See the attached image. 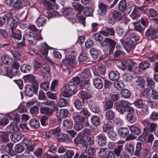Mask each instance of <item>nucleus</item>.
Wrapping results in <instances>:
<instances>
[{"label": "nucleus", "instance_id": "obj_1", "mask_svg": "<svg viewBox=\"0 0 158 158\" xmlns=\"http://www.w3.org/2000/svg\"><path fill=\"white\" fill-rule=\"evenodd\" d=\"M6 20L7 24L12 28L17 27V23L19 22V19L15 16H13L12 13H7L4 15L3 17H0V26H2Z\"/></svg>", "mask_w": 158, "mask_h": 158}, {"label": "nucleus", "instance_id": "obj_2", "mask_svg": "<svg viewBox=\"0 0 158 158\" xmlns=\"http://www.w3.org/2000/svg\"><path fill=\"white\" fill-rule=\"evenodd\" d=\"M77 91V86L73 82L69 81L67 85L64 88L63 95L64 97L69 98L73 94H75Z\"/></svg>", "mask_w": 158, "mask_h": 158}, {"label": "nucleus", "instance_id": "obj_3", "mask_svg": "<svg viewBox=\"0 0 158 158\" xmlns=\"http://www.w3.org/2000/svg\"><path fill=\"white\" fill-rule=\"evenodd\" d=\"M131 104L127 101L121 100L119 102L116 103L114 105L115 109L120 114H123L124 112H127L132 107Z\"/></svg>", "mask_w": 158, "mask_h": 158}, {"label": "nucleus", "instance_id": "obj_4", "mask_svg": "<svg viewBox=\"0 0 158 158\" xmlns=\"http://www.w3.org/2000/svg\"><path fill=\"white\" fill-rule=\"evenodd\" d=\"M20 65L19 63L15 61L13 64L10 67L5 69V74L9 77L11 78L13 76L17 75L19 73V68Z\"/></svg>", "mask_w": 158, "mask_h": 158}, {"label": "nucleus", "instance_id": "obj_5", "mask_svg": "<svg viewBox=\"0 0 158 158\" xmlns=\"http://www.w3.org/2000/svg\"><path fill=\"white\" fill-rule=\"evenodd\" d=\"M73 119L74 122V129L77 131H79L83 127V123L85 121V118L76 114L73 116Z\"/></svg>", "mask_w": 158, "mask_h": 158}, {"label": "nucleus", "instance_id": "obj_6", "mask_svg": "<svg viewBox=\"0 0 158 158\" xmlns=\"http://www.w3.org/2000/svg\"><path fill=\"white\" fill-rule=\"evenodd\" d=\"M118 9L125 15H128L132 10L130 6L127 5L126 1L125 0H122L119 2Z\"/></svg>", "mask_w": 158, "mask_h": 158}, {"label": "nucleus", "instance_id": "obj_7", "mask_svg": "<svg viewBox=\"0 0 158 158\" xmlns=\"http://www.w3.org/2000/svg\"><path fill=\"white\" fill-rule=\"evenodd\" d=\"M27 85L25 87V93L26 94L29 96L32 97L34 94H37L38 89V85L35 83V85Z\"/></svg>", "mask_w": 158, "mask_h": 158}, {"label": "nucleus", "instance_id": "obj_8", "mask_svg": "<svg viewBox=\"0 0 158 158\" xmlns=\"http://www.w3.org/2000/svg\"><path fill=\"white\" fill-rule=\"evenodd\" d=\"M123 149V145H118L113 150L108 152L106 158H115L116 156L119 157Z\"/></svg>", "mask_w": 158, "mask_h": 158}, {"label": "nucleus", "instance_id": "obj_9", "mask_svg": "<svg viewBox=\"0 0 158 158\" xmlns=\"http://www.w3.org/2000/svg\"><path fill=\"white\" fill-rule=\"evenodd\" d=\"M56 0H43L44 6L48 10H56L58 6L55 3Z\"/></svg>", "mask_w": 158, "mask_h": 158}, {"label": "nucleus", "instance_id": "obj_10", "mask_svg": "<svg viewBox=\"0 0 158 158\" xmlns=\"http://www.w3.org/2000/svg\"><path fill=\"white\" fill-rule=\"evenodd\" d=\"M23 40L27 39L31 45H33L35 43V40L34 37L33 33L29 30H26L23 36Z\"/></svg>", "mask_w": 158, "mask_h": 158}, {"label": "nucleus", "instance_id": "obj_11", "mask_svg": "<svg viewBox=\"0 0 158 158\" xmlns=\"http://www.w3.org/2000/svg\"><path fill=\"white\" fill-rule=\"evenodd\" d=\"M135 63L134 61L131 59H129L123 61L122 64L123 69H126L127 68L129 71H131Z\"/></svg>", "mask_w": 158, "mask_h": 158}, {"label": "nucleus", "instance_id": "obj_12", "mask_svg": "<svg viewBox=\"0 0 158 158\" xmlns=\"http://www.w3.org/2000/svg\"><path fill=\"white\" fill-rule=\"evenodd\" d=\"M120 42L124 48L127 52H129L131 49H133L135 46L134 44L131 43L125 39H122L120 40Z\"/></svg>", "mask_w": 158, "mask_h": 158}, {"label": "nucleus", "instance_id": "obj_13", "mask_svg": "<svg viewBox=\"0 0 158 158\" xmlns=\"http://www.w3.org/2000/svg\"><path fill=\"white\" fill-rule=\"evenodd\" d=\"M102 47H106L108 48L109 46L116 45V42L113 40L109 38H106L102 42L100 43Z\"/></svg>", "mask_w": 158, "mask_h": 158}, {"label": "nucleus", "instance_id": "obj_14", "mask_svg": "<svg viewBox=\"0 0 158 158\" xmlns=\"http://www.w3.org/2000/svg\"><path fill=\"white\" fill-rule=\"evenodd\" d=\"M99 32L106 36H114L115 33L113 27H106L105 29L102 30Z\"/></svg>", "mask_w": 158, "mask_h": 158}, {"label": "nucleus", "instance_id": "obj_15", "mask_svg": "<svg viewBox=\"0 0 158 158\" xmlns=\"http://www.w3.org/2000/svg\"><path fill=\"white\" fill-rule=\"evenodd\" d=\"M127 112V117L128 121L131 123H135L136 120V118L134 113V110L132 108Z\"/></svg>", "mask_w": 158, "mask_h": 158}, {"label": "nucleus", "instance_id": "obj_16", "mask_svg": "<svg viewBox=\"0 0 158 158\" xmlns=\"http://www.w3.org/2000/svg\"><path fill=\"white\" fill-rule=\"evenodd\" d=\"M98 7V14L102 16L106 15L107 10V5L102 2H99Z\"/></svg>", "mask_w": 158, "mask_h": 158}, {"label": "nucleus", "instance_id": "obj_17", "mask_svg": "<svg viewBox=\"0 0 158 158\" xmlns=\"http://www.w3.org/2000/svg\"><path fill=\"white\" fill-rule=\"evenodd\" d=\"M54 110L53 109L47 107H41L40 109V111L41 114L50 116L52 115Z\"/></svg>", "mask_w": 158, "mask_h": 158}, {"label": "nucleus", "instance_id": "obj_18", "mask_svg": "<svg viewBox=\"0 0 158 158\" xmlns=\"http://www.w3.org/2000/svg\"><path fill=\"white\" fill-rule=\"evenodd\" d=\"M145 83V81L143 78L139 77L135 82V85L138 89L141 90L144 88Z\"/></svg>", "mask_w": 158, "mask_h": 158}, {"label": "nucleus", "instance_id": "obj_19", "mask_svg": "<svg viewBox=\"0 0 158 158\" xmlns=\"http://www.w3.org/2000/svg\"><path fill=\"white\" fill-rule=\"evenodd\" d=\"M98 144L101 146H104L106 143V138L105 134H100L96 136Z\"/></svg>", "mask_w": 158, "mask_h": 158}, {"label": "nucleus", "instance_id": "obj_20", "mask_svg": "<svg viewBox=\"0 0 158 158\" xmlns=\"http://www.w3.org/2000/svg\"><path fill=\"white\" fill-rule=\"evenodd\" d=\"M41 70L43 76L47 77L50 75V68L48 64H43L41 68Z\"/></svg>", "mask_w": 158, "mask_h": 158}, {"label": "nucleus", "instance_id": "obj_21", "mask_svg": "<svg viewBox=\"0 0 158 158\" xmlns=\"http://www.w3.org/2000/svg\"><path fill=\"white\" fill-rule=\"evenodd\" d=\"M2 62L4 64L10 65L13 63V58L6 54L3 55L1 58Z\"/></svg>", "mask_w": 158, "mask_h": 158}, {"label": "nucleus", "instance_id": "obj_22", "mask_svg": "<svg viewBox=\"0 0 158 158\" xmlns=\"http://www.w3.org/2000/svg\"><path fill=\"white\" fill-rule=\"evenodd\" d=\"M74 142L77 145L81 144L84 146H87L85 137L79 134H78L77 136L74 139Z\"/></svg>", "mask_w": 158, "mask_h": 158}, {"label": "nucleus", "instance_id": "obj_23", "mask_svg": "<svg viewBox=\"0 0 158 158\" xmlns=\"http://www.w3.org/2000/svg\"><path fill=\"white\" fill-rule=\"evenodd\" d=\"M94 11V9L92 7L89 6H85L84 7L82 12L86 16L93 17Z\"/></svg>", "mask_w": 158, "mask_h": 158}, {"label": "nucleus", "instance_id": "obj_24", "mask_svg": "<svg viewBox=\"0 0 158 158\" xmlns=\"http://www.w3.org/2000/svg\"><path fill=\"white\" fill-rule=\"evenodd\" d=\"M129 130V127H121L119 129L118 133L121 137L125 138L130 133Z\"/></svg>", "mask_w": 158, "mask_h": 158}, {"label": "nucleus", "instance_id": "obj_25", "mask_svg": "<svg viewBox=\"0 0 158 158\" xmlns=\"http://www.w3.org/2000/svg\"><path fill=\"white\" fill-rule=\"evenodd\" d=\"M141 123L143 125L146 127L144 128L143 129H144L145 128H148V130L150 129H154L155 126L156 125V123H151L146 119H144L142 120Z\"/></svg>", "mask_w": 158, "mask_h": 158}, {"label": "nucleus", "instance_id": "obj_26", "mask_svg": "<svg viewBox=\"0 0 158 158\" xmlns=\"http://www.w3.org/2000/svg\"><path fill=\"white\" fill-rule=\"evenodd\" d=\"M110 79L112 81H117L120 77L119 73L117 71H111L109 74Z\"/></svg>", "mask_w": 158, "mask_h": 158}, {"label": "nucleus", "instance_id": "obj_27", "mask_svg": "<svg viewBox=\"0 0 158 158\" xmlns=\"http://www.w3.org/2000/svg\"><path fill=\"white\" fill-rule=\"evenodd\" d=\"M93 85L96 88L98 89H101L103 86L102 80L98 77L95 78L94 79Z\"/></svg>", "mask_w": 158, "mask_h": 158}, {"label": "nucleus", "instance_id": "obj_28", "mask_svg": "<svg viewBox=\"0 0 158 158\" xmlns=\"http://www.w3.org/2000/svg\"><path fill=\"white\" fill-rule=\"evenodd\" d=\"M146 131H145V134L147 135L148 139L147 142L148 143H152L154 139L153 132L154 129H150L148 130V128H146Z\"/></svg>", "mask_w": 158, "mask_h": 158}, {"label": "nucleus", "instance_id": "obj_29", "mask_svg": "<svg viewBox=\"0 0 158 158\" xmlns=\"http://www.w3.org/2000/svg\"><path fill=\"white\" fill-rule=\"evenodd\" d=\"M68 64L71 67H74L76 65L75 57L74 56L69 55L67 60Z\"/></svg>", "mask_w": 158, "mask_h": 158}, {"label": "nucleus", "instance_id": "obj_30", "mask_svg": "<svg viewBox=\"0 0 158 158\" xmlns=\"http://www.w3.org/2000/svg\"><path fill=\"white\" fill-rule=\"evenodd\" d=\"M46 22V17L44 15H40L36 21V24L39 27L42 26Z\"/></svg>", "mask_w": 158, "mask_h": 158}, {"label": "nucleus", "instance_id": "obj_31", "mask_svg": "<svg viewBox=\"0 0 158 158\" xmlns=\"http://www.w3.org/2000/svg\"><path fill=\"white\" fill-rule=\"evenodd\" d=\"M90 71L87 69H84L80 74V76L81 80H89L90 77Z\"/></svg>", "mask_w": 158, "mask_h": 158}, {"label": "nucleus", "instance_id": "obj_32", "mask_svg": "<svg viewBox=\"0 0 158 158\" xmlns=\"http://www.w3.org/2000/svg\"><path fill=\"white\" fill-rule=\"evenodd\" d=\"M28 124L30 127L32 128H38L40 126L39 121L35 118L30 120Z\"/></svg>", "mask_w": 158, "mask_h": 158}, {"label": "nucleus", "instance_id": "obj_33", "mask_svg": "<svg viewBox=\"0 0 158 158\" xmlns=\"http://www.w3.org/2000/svg\"><path fill=\"white\" fill-rule=\"evenodd\" d=\"M89 107L92 111L95 113H98L99 111V110L96 103L91 101L89 104Z\"/></svg>", "mask_w": 158, "mask_h": 158}, {"label": "nucleus", "instance_id": "obj_34", "mask_svg": "<svg viewBox=\"0 0 158 158\" xmlns=\"http://www.w3.org/2000/svg\"><path fill=\"white\" fill-rule=\"evenodd\" d=\"M98 70L100 75H99L98 73H95V72L94 73V74L97 76H101V77L103 78V76L106 73V70L104 66L103 65L99 66L98 67Z\"/></svg>", "mask_w": 158, "mask_h": 158}, {"label": "nucleus", "instance_id": "obj_35", "mask_svg": "<svg viewBox=\"0 0 158 158\" xmlns=\"http://www.w3.org/2000/svg\"><path fill=\"white\" fill-rule=\"evenodd\" d=\"M20 115L15 113H11L9 114L8 117L10 119H12L16 123H18L20 121Z\"/></svg>", "mask_w": 158, "mask_h": 158}, {"label": "nucleus", "instance_id": "obj_36", "mask_svg": "<svg viewBox=\"0 0 158 158\" xmlns=\"http://www.w3.org/2000/svg\"><path fill=\"white\" fill-rule=\"evenodd\" d=\"M31 69V67L29 64H23L20 67L21 71L25 73H28Z\"/></svg>", "mask_w": 158, "mask_h": 158}, {"label": "nucleus", "instance_id": "obj_37", "mask_svg": "<svg viewBox=\"0 0 158 158\" xmlns=\"http://www.w3.org/2000/svg\"><path fill=\"white\" fill-rule=\"evenodd\" d=\"M139 7L135 8L133 10L132 14L130 15L131 17L133 19L135 20L140 16V13L139 12Z\"/></svg>", "mask_w": 158, "mask_h": 158}, {"label": "nucleus", "instance_id": "obj_38", "mask_svg": "<svg viewBox=\"0 0 158 158\" xmlns=\"http://www.w3.org/2000/svg\"><path fill=\"white\" fill-rule=\"evenodd\" d=\"M23 135L19 134H12L10 135L11 139L14 142L16 143L20 140Z\"/></svg>", "mask_w": 158, "mask_h": 158}, {"label": "nucleus", "instance_id": "obj_39", "mask_svg": "<svg viewBox=\"0 0 158 158\" xmlns=\"http://www.w3.org/2000/svg\"><path fill=\"white\" fill-rule=\"evenodd\" d=\"M75 151L73 150H69L66 151L65 154L60 156L61 158H72L74 156Z\"/></svg>", "mask_w": 158, "mask_h": 158}, {"label": "nucleus", "instance_id": "obj_40", "mask_svg": "<svg viewBox=\"0 0 158 158\" xmlns=\"http://www.w3.org/2000/svg\"><path fill=\"white\" fill-rule=\"evenodd\" d=\"M129 38L130 42L135 45L136 42L139 39V37L138 35L133 33L130 35Z\"/></svg>", "mask_w": 158, "mask_h": 158}, {"label": "nucleus", "instance_id": "obj_41", "mask_svg": "<svg viewBox=\"0 0 158 158\" xmlns=\"http://www.w3.org/2000/svg\"><path fill=\"white\" fill-rule=\"evenodd\" d=\"M72 4L75 10L78 11V13L80 14L83 11L84 6L82 5L75 2L73 3Z\"/></svg>", "mask_w": 158, "mask_h": 158}, {"label": "nucleus", "instance_id": "obj_42", "mask_svg": "<svg viewBox=\"0 0 158 158\" xmlns=\"http://www.w3.org/2000/svg\"><path fill=\"white\" fill-rule=\"evenodd\" d=\"M91 122L93 125L96 126H98L100 125V121L98 117L93 115L91 118Z\"/></svg>", "mask_w": 158, "mask_h": 158}, {"label": "nucleus", "instance_id": "obj_43", "mask_svg": "<svg viewBox=\"0 0 158 158\" xmlns=\"http://www.w3.org/2000/svg\"><path fill=\"white\" fill-rule=\"evenodd\" d=\"M158 32V31L157 30L151 27L147 30L145 36L146 37H149L152 35H155Z\"/></svg>", "mask_w": 158, "mask_h": 158}, {"label": "nucleus", "instance_id": "obj_44", "mask_svg": "<svg viewBox=\"0 0 158 158\" xmlns=\"http://www.w3.org/2000/svg\"><path fill=\"white\" fill-rule=\"evenodd\" d=\"M129 129L133 134L139 135L141 133L140 129L134 125H132L129 127Z\"/></svg>", "mask_w": 158, "mask_h": 158}, {"label": "nucleus", "instance_id": "obj_45", "mask_svg": "<svg viewBox=\"0 0 158 158\" xmlns=\"http://www.w3.org/2000/svg\"><path fill=\"white\" fill-rule=\"evenodd\" d=\"M112 15L114 19L117 21H119L122 19V14L119 11L115 10L113 12Z\"/></svg>", "mask_w": 158, "mask_h": 158}, {"label": "nucleus", "instance_id": "obj_46", "mask_svg": "<svg viewBox=\"0 0 158 158\" xmlns=\"http://www.w3.org/2000/svg\"><path fill=\"white\" fill-rule=\"evenodd\" d=\"M80 97L83 99H87L92 98V96L88 92L81 91L79 94Z\"/></svg>", "mask_w": 158, "mask_h": 158}, {"label": "nucleus", "instance_id": "obj_47", "mask_svg": "<svg viewBox=\"0 0 158 158\" xmlns=\"http://www.w3.org/2000/svg\"><path fill=\"white\" fill-rule=\"evenodd\" d=\"M73 125L72 121L68 119H64L63 122V127L66 129H71Z\"/></svg>", "mask_w": 158, "mask_h": 158}, {"label": "nucleus", "instance_id": "obj_48", "mask_svg": "<svg viewBox=\"0 0 158 158\" xmlns=\"http://www.w3.org/2000/svg\"><path fill=\"white\" fill-rule=\"evenodd\" d=\"M114 113L113 110H108L106 112L105 117L106 119L112 120L114 118Z\"/></svg>", "mask_w": 158, "mask_h": 158}, {"label": "nucleus", "instance_id": "obj_49", "mask_svg": "<svg viewBox=\"0 0 158 158\" xmlns=\"http://www.w3.org/2000/svg\"><path fill=\"white\" fill-rule=\"evenodd\" d=\"M145 102L144 100L141 99H138L135 101L134 104L137 108H140L145 104Z\"/></svg>", "mask_w": 158, "mask_h": 158}, {"label": "nucleus", "instance_id": "obj_50", "mask_svg": "<svg viewBox=\"0 0 158 158\" xmlns=\"http://www.w3.org/2000/svg\"><path fill=\"white\" fill-rule=\"evenodd\" d=\"M110 122L105 123L102 126L103 131L104 132H108L109 131L112 129V126Z\"/></svg>", "mask_w": 158, "mask_h": 158}, {"label": "nucleus", "instance_id": "obj_51", "mask_svg": "<svg viewBox=\"0 0 158 158\" xmlns=\"http://www.w3.org/2000/svg\"><path fill=\"white\" fill-rule=\"evenodd\" d=\"M42 47L41 52L44 55H47L48 54V50L49 49V46L46 43H43L42 44Z\"/></svg>", "mask_w": 158, "mask_h": 158}, {"label": "nucleus", "instance_id": "obj_52", "mask_svg": "<svg viewBox=\"0 0 158 158\" xmlns=\"http://www.w3.org/2000/svg\"><path fill=\"white\" fill-rule=\"evenodd\" d=\"M150 66V63L148 61H145L139 64V67L141 69L145 70L148 69Z\"/></svg>", "mask_w": 158, "mask_h": 158}, {"label": "nucleus", "instance_id": "obj_53", "mask_svg": "<svg viewBox=\"0 0 158 158\" xmlns=\"http://www.w3.org/2000/svg\"><path fill=\"white\" fill-rule=\"evenodd\" d=\"M133 24L134 26V29L135 31L142 33L144 30V29L142 26L140 24H139L137 22H133Z\"/></svg>", "mask_w": 158, "mask_h": 158}, {"label": "nucleus", "instance_id": "obj_54", "mask_svg": "<svg viewBox=\"0 0 158 158\" xmlns=\"http://www.w3.org/2000/svg\"><path fill=\"white\" fill-rule=\"evenodd\" d=\"M89 80H81L80 87L82 89H86L89 87Z\"/></svg>", "mask_w": 158, "mask_h": 158}, {"label": "nucleus", "instance_id": "obj_55", "mask_svg": "<svg viewBox=\"0 0 158 158\" xmlns=\"http://www.w3.org/2000/svg\"><path fill=\"white\" fill-rule=\"evenodd\" d=\"M26 79L33 83V85H35V83H37L36 82V79L35 77L33 75L28 74L26 75L24 77Z\"/></svg>", "mask_w": 158, "mask_h": 158}, {"label": "nucleus", "instance_id": "obj_56", "mask_svg": "<svg viewBox=\"0 0 158 158\" xmlns=\"http://www.w3.org/2000/svg\"><path fill=\"white\" fill-rule=\"evenodd\" d=\"M69 111L66 109H61L59 112V115L60 117L62 118L67 117Z\"/></svg>", "mask_w": 158, "mask_h": 158}, {"label": "nucleus", "instance_id": "obj_57", "mask_svg": "<svg viewBox=\"0 0 158 158\" xmlns=\"http://www.w3.org/2000/svg\"><path fill=\"white\" fill-rule=\"evenodd\" d=\"M107 149V148L104 147L100 149L99 153V156L100 157L106 158L107 155V153L106 151Z\"/></svg>", "mask_w": 158, "mask_h": 158}, {"label": "nucleus", "instance_id": "obj_58", "mask_svg": "<svg viewBox=\"0 0 158 158\" xmlns=\"http://www.w3.org/2000/svg\"><path fill=\"white\" fill-rule=\"evenodd\" d=\"M71 10L70 8L63 7L61 10V13L64 15L69 16L72 14Z\"/></svg>", "mask_w": 158, "mask_h": 158}, {"label": "nucleus", "instance_id": "obj_59", "mask_svg": "<svg viewBox=\"0 0 158 158\" xmlns=\"http://www.w3.org/2000/svg\"><path fill=\"white\" fill-rule=\"evenodd\" d=\"M86 142L87 144V146H85V147L87 148L88 146L92 145L94 142V137L92 136H88L86 138Z\"/></svg>", "mask_w": 158, "mask_h": 158}, {"label": "nucleus", "instance_id": "obj_60", "mask_svg": "<svg viewBox=\"0 0 158 158\" xmlns=\"http://www.w3.org/2000/svg\"><path fill=\"white\" fill-rule=\"evenodd\" d=\"M35 142L36 141L35 140H33L32 139H30L27 137L24 138L22 141L23 144H24L25 146L27 147L28 146H30L31 144V141Z\"/></svg>", "mask_w": 158, "mask_h": 158}, {"label": "nucleus", "instance_id": "obj_61", "mask_svg": "<svg viewBox=\"0 0 158 158\" xmlns=\"http://www.w3.org/2000/svg\"><path fill=\"white\" fill-rule=\"evenodd\" d=\"M126 149L127 152L131 154H133L134 152V146L131 144H127L126 146Z\"/></svg>", "mask_w": 158, "mask_h": 158}, {"label": "nucleus", "instance_id": "obj_62", "mask_svg": "<svg viewBox=\"0 0 158 158\" xmlns=\"http://www.w3.org/2000/svg\"><path fill=\"white\" fill-rule=\"evenodd\" d=\"M90 54L92 57L94 59H96L98 57V52L97 50L95 48H92L90 49Z\"/></svg>", "mask_w": 158, "mask_h": 158}, {"label": "nucleus", "instance_id": "obj_63", "mask_svg": "<svg viewBox=\"0 0 158 158\" xmlns=\"http://www.w3.org/2000/svg\"><path fill=\"white\" fill-rule=\"evenodd\" d=\"M51 132L53 135H55L58 137H59L60 135L61 131V127L60 126H58L56 128L52 129Z\"/></svg>", "mask_w": 158, "mask_h": 158}, {"label": "nucleus", "instance_id": "obj_64", "mask_svg": "<svg viewBox=\"0 0 158 158\" xmlns=\"http://www.w3.org/2000/svg\"><path fill=\"white\" fill-rule=\"evenodd\" d=\"M43 153V149L40 148L38 149H35L34 154L38 158H42Z\"/></svg>", "mask_w": 158, "mask_h": 158}]
</instances>
